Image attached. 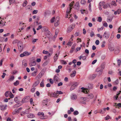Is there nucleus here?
<instances>
[{"label":"nucleus","instance_id":"f257e3e1","mask_svg":"<svg viewBox=\"0 0 121 121\" xmlns=\"http://www.w3.org/2000/svg\"><path fill=\"white\" fill-rule=\"evenodd\" d=\"M31 53L27 51H25L23 53L20 55V56L21 57H23L24 56H27L31 54Z\"/></svg>","mask_w":121,"mask_h":121},{"label":"nucleus","instance_id":"f03ea898","mask_svg":"<svg viewBox=\"0 0 121 121\" xmlns=\"http://www.w3.org/2000/svg\"><path fill=\"white\" fill-rule=\"evenodd\" d=\"M48 95L49 96L51 97H53L57 98V97L58 96V95H57L56 92H49L48 94Z\"/></svg>","mask_w":121,"mask_h":121},{"label":"nucleus","instance_id":"7ed1b4c3","mask_svg":"<svg viewBox=\"0 0 121 121\" xmlns=\"http://www.w3.org/2000/svg\"><path fill=\"white\" fill-rule=\"evenodd\" d=\"M18 49L20 51H22L23 49V44L22 42H19L17 44Z\"/></svg>","mask_w":121,"mask_h":121},{"label":"nucleus","instance_id":"20e7f679","mask_svg":"<svg viewBox=\"0 0 121 121\" xmlns=\"http://www.w3.org/2000/svg\"><path fill=\"white\" fill-rule=\"evenodd\" d=\"M103 71V70L100 67L97 68L96 70V71L97 72H99V75L102 74Z\"/></svg>","mask_w":121,"mask_h":121},{"label":"nucleus","instance_id":"39448f33","mask_svg":"<svg viewBox=\"0 0 121 121\" xmlns=\"http://www.w3.org/2000/svg\"><path fill=\"white\" fill-rule=\"evenodd\" d=\"M78 83H75L73 84L71 86L70 88V90L71 91H72L74 89H75L77 86H78Z\"/></svg>","mask_w":121,"mask_h":121},{"label":"nucleus","instance_id":"423d86ee","mask_svg":"<svg viewBox=\"0 0 121 121\" xmlns=\"http://www.w3.org/2000/svg\"><path fill=\"white\" fill-rule=\"evenodd\" d=\"M59 17H56L55 22L54 24V26H57L59 25Z\"/></svg>","mask_w":121,"mask_h":121},{"label":"nucleus","instance_id":"0eeeda50","mask_svg":"<svg viewBox=\"0 0 121 121\" xmlns=\"http://www.w3.org/2000/svg\"><path fill=\"white\" fill-rule=\"evenodd\" d=\"M71 99L72 100H75L77 99V96L76 95L72 94L71 95Z\"/></svg>","mask_w":121,"mask_h":121},{"label":"nucleus","instance_id":"6e6552de","mask_svg":"<svg viewBox=\"0 0 121 121\" xmlns=\"http://www.w3.org/2000/svg\"><path fill=\"white\" fill-rule=\"evenodd\" d=\"M60 54V52H59L55 54V56L54 57V61L56 62L58 56Z\"/></svg>","mask_w":121,"mask_h":121},{"label":"nucleus","instance_id":"1a4fd4ad","mask_svg":"<svg viewBox=\"0 0 121 121\" xmlns=\"http://www.w3.org/2000/svg\"><path fill=\"white\" fill-rule=\"evenodd\" d=\"M54 82L56 83L59 81V78L56 75H55L54 77Z\"/></svg>","mask_w":121,"mask_h":121},{"label":"nucleus","instance_id":"9d476101","mask_svg":"<svg viewBox=\"0 0 121 121\" xmlns=\"http://www.w3.org/2000/svg\"><path fill=\"white\" fill-rule=\"evenodd\" d=\"M22 66L24 67H26L27 65L26 60H23L22 61Z\"/></svg>","mask_w":121,"mask_h":121},{"label":"nucleus","instance_id":"9b49d317","mask_svg":"<svg viewBox=\"0 0 121 121\" xmlns=\"http://www.w3.org/2000/svg\"><path fill=\"white\" fill-rule=\"evenodd\" d=\"M87 96L88 98L89 99H92L94 97L93 94L92 93H90L88 94Z\"/></svg>","mask_w":121,"mask_h":121},{"label":"nucleus","instance_id":"f8f14e48","mask_svg":"<svg viewBox=\"0 0 121 121\" xmlns=\"http://www.w3.org/2000/svg\"><path fill=\"white\" fill-rule=\"evenodd\" d=\"M30 66H35L36 65V62L35 61L30 62L29 64Z\"/></svg>","mask_w":121,"mask_h":121},{"label":"nucleus","instance_id":"ddd939ff","mask_svg":"<svg viewBox=\"0 0 121 121\" xmlns=\"http://www.w3.org/2000/svg\"><path fill=\"white\" fill-rule=\"evenodd\" d=\"M14 79V76H11L9 79L7 80V82H10L12 81Z\"/></svg>","mask_w":121,"mask_h":121},{"label":"nucleus","instance_id":"4468645a","mask_svg":"<svg viewBox=\"0 0 121 121\" xmlns=\"http://www.w3.org/2000/svg\"><path fill=\"white\" fill-rule=\"evenodd\" d=\"M73 40L71 39H70L67 43V45L68 46H71L73 44V42L72 41Z\"/></svg>","mask_w":121,"mask_h":121},{"label":"nucleus","instance_id":"2eb2a0df","mask_svg":"<svg viewBox=\"0 0 121 121\" xmlns=\"http://www.w3.org/2000/svg\"><path fill=\"white\" fill-rule=\"evenodd\" d=\"M7 107V105H1L0 107L1 110L3 111L4 110H5L6 109Z\"/></svg>","mask_w":121,"mask_h":121},{"label":"nucleus","instance_id":"dca6fc26","mask_svg":"<svg viewBox=\"0 0 121 121\" xmlns=\"http://www.w3.org/2000/svg\"><path fill=\"white\" fill-rule=\"evenodd\" d=\"M27 117L28 118H34L35 117L34 115L30 113L28 114L27 115Z\"/></svg>","mask_w":121,"mask_h":121},{"label":"nucleus","instance_id":"f3484780","mask_svg":"<svg viewBox=\"0 0 121 121\" xmlns=\"http://www.w3.org/2000/svg\"><path fill=\"white\" fill-rule=\"evenodd\" d=\"M11 93V92L9 91H8L6 92L5 94V96L6 97H8L10 94Z\"/></svg>","mask_w":121,"mask_h":121},{"label":"nucleus","instance_id":"a211bd4d","mask_svg":"<svg viewBox=\"0 0 121 121\" xmlns=\"http://www.w3.org/2000/svg\"><path fill=\"white\" fill-rule=\"evenodd\" d=\"M39 83V80L35 82L33 84V86L35 87L37 86Z\"/></svg>","mask_w":121,"mask_h":121},{"label":"nucleus","instance_id":"6ab92c4d","mask_svg":"<svg viewBox=\"0 0 121 121\" xmlns=\"http://www.w3.org/2000/svg\"><path fill=\"white\" fill-rule=\"evenodd\" d=\"M74 2H72L70 4H69V5L70 6V7L69 9V11H71V9L72 8V7L73 6V3Z\"/></svg>","mask_w":121,"mask_h":121},{"label":"nucleus","instance_id":"aec40b11","mask_svg":"<svg viewBox=\"0 0 121 121\" xmlns=\"http://www.w3.org/2000/svg\"><path fill=\"white\" fill-rule=\"evenodd\" d=\"M121 13V9H118L116 11L114 12V14L115 15H116L117 14H119Z\"/></svg>","mask_w":121,"mask_h":121},{"label":"nucleus","instance_id":"412c9836","mask_svg":"<svg viewBox=\"0 0 121 121\" xmlns=\"http://www.w3.org/2000/svg\"><path fill=\"white\" fill-rule=\"evenodd\" d=\"M19 110L17 109H15L13 112L12 114L13 115H14L19 112Z\"/></svg>","mask_w":121,"mask_h":121},{"label":"nucleus","instance_id":"4be33fe9","mask_svg":"<svg viewBox=\"0 0 121 121\" xmlns=\"http://www.w3.org/2000/svg\"><path fill=\"white\" fill-rule=\"evenodd\" d=\"M5 25V23H3L2 20H1L0 22V26L1 27H3Z\"/></svg>","mask_w":121,"mask_h":121},{"label":"nucleus","instance_id":"5701e85b","mask_svg":"<svg viewBox=\"0 0 121 121\" xmlns=\"http://www.w3.org/2000/svg\"><path fill=\"white\" fill-rule=\"evenodd\" d=\"M48 101V99H46L43 101V105H47Z\"/></svg>","mask_w":121,"mask_h":121},{"label":"nucleus","instance_id":"b1692460","mask_svg":"<svg viewBox=\"0 0 121 121\" xmlns=\"http://www.w3.org/2000/svg\"><path fill=\"white\" fill-rule=\"evenodd\" d=\"M88 87L89 89H91L93 87V85L92 84H89L88 85Z\"/></svg>","mask_w":121,"mask_h":121},{"label":"nucleus","instance_id":"393cba45","mask_svg":"<svg viewBox=\"0 0 121 121\" xmlns=\"http://www.w3.org/2000/svg\"><path fill=\"white\" fill-rule=\"evenodd\" d=\"M68 9H67V11L66 12V15L65 16V17L66 18L69 17H68V16H69L68 15H69V14L71 12V11H70V12L69 11V10L68 11Z\"/></svg>","mask_w":121,"mask_h":121},{"label":"nucleus","instance_id":"a878e982","mask_svg":"<svg viewBox=\"0 0 121 121\" xmlns=\"http://www.w3.org/2000/svg\"><path fill=\"white\" fill-rule=\"evenodd\" d=\"M76 72L75 71H74L73 72V73H72L71 74V77H74L76 75Z\"/></svg>","mask_w":121,"mask_h":121},{"label":"nucleus","instance_id":"bb28decb","mask_svg":"<svg viewBox=\"0 0 121 121\" xmlns=\"http://www.w3.org/2000/svg\"><path fill=\"white\" fill-rule=\"evenodd\" d=\"M40 85L41 87H43L44 86V80H43L40 83Z\"/></svg>","mask_w":121,"mask_h":121},{"label":"nucleus","instance_id":"cd10ccee","mask_svg":"<svg viewBox=\"0 0 121 121\" xmlns=\"http://www.w3.org/2000/svg\"><path fill=\"white\" fill-rule=\"evenodd\" d=\"M81 89H82V91L83 93H87V90L86 89H85L84 87H82L81 88Z\"/></svg>","mask_w":121,"mask_h":121},{"label":"nucleus","instance_id":"c85d7f7f","mask_svg":"<svg viewBox=\"0 0 121 121\" xmlns=\"http://www.w3.org/2000/svg\"><path fill=\"white\" fill-rule=\"evenodd\" d=\"M37 70L36 71H34V72L32 73V76H35L36 75V73H37Z\"/></svg>","mask_w":121,"mask_h":121},{"label":"nucleus","instance_id":"c756f323","mask_svg":"<svg viewBox=\"0 0 121 121\" xmlns=\"http://www.w3.org/2000/svg\"><path fill=\"white\" fill-rule=\"evenodd\" d=\"M19 84V81L18 80H17L13 84L15 86H17Z\"/></svg>","mask_w":121,"mask_h":121},{"label":"nucleus","instance_id":"7c9ffc66","mask_svg":"<svg viewBox=\"0 0 121 121\" xmlns=\"http://www.w3.org/2000/svg\"><path fill=\"white\" fill-rule=\"evenodd\" d=\"M105 65L103 63L99 67L103 70L105 68Z\"/></svg>","mask_w":121,"mask_h":121},{"label":"nucleus","instance_id":"2f4dec72","mask_svg":"<svg viewBox=\"0 0 121 121\" xmlns=\"http://www.w3.org/2000/svg\"><path fill=\"white\" fill-rule=\"evenodd\" d=\"M56 92L57 95H58V94H63V92L61 91H56Z\"/></svg>","mask_w":121,"mask_h":121},{"label":"nucleus","instance_id":"473e14b6","mask_svg":"<svg viewBox=\"0 0 121 121\" xmlns=\"http://www.w3.org/2000/svg\"><path fill=\"white\" fill-rule=\"evenodd\" d=\"M27 3V2L26 0L24 1L23 4V7H25Z\"/></svg>","mask_w":121,"mask_h":121},{"label":"nucleus","instance_id":"72a5a7b5","mask_svg":"<svg viewBox=\"0 0 121 121\" xmlns=\"http://www.w3.org/2000/svg\"><path fill=\"white\" fill-rule=\"evenodd\" d=\"M75 26V25L74 24H73L71 25L69 27L70 28L72 29V30L74 28Z\"/></svg>","mask_w":121,"mask_h":121},{"label":"nucleus","instance_id":"f704fd0d","mask_svg":"<svg viewBox=\"0 0 121 121\" xmlns=\"http://www.w3.org/2000/svg\"><path fill=\"white\" fill-rule=\"evenodd\" d=\"M27 97L26 98H25L23 99L22 100V101H23V102L25 103L27 102Z\"/></svg>","mask_w":121,"mask_h":121},{"label":"nucleus","instance_id":"c9c22d12","mask_svg":"<svg viewBox=\"0 0 121 121\" xmlns=\"http://www.w3.org/2000/svg\"><path fill=\"white\" fill-rule=\"evenodd\" d=\"M61 62L62 64L64 65H66L67 63L66 61L64 60H62L61 61Z\"/></svg>","mask_w":121,"mask_h":121},{"label":"nucleus","instance_id":"e433bc0d","mask_svg":"<svg viewBox=\"0 0 121 121\" xmlns=\"http://www.w3.org/2000/svg\"><path fill=\"white\" fill-rule=\"evenodd\" d=\"M111 4L112 5H113L115 6H117V4L116 3V2L114 1H112V2Z\"/></svg>","mask_w":121,"mask_h":121},{"label":"nucleus","instance_id":"4c0bfd02","mask_svg":"<svg viewBox=\"0 0 121 121\" xmlns=\"http://www.w3.org/2000/svg\"><path fill=\"white\" fill-rule=\"evenodd\" d=\"M79 112L77 111H75L73 112V114L75 115H76L78 114Z\"/></svg>","mask_w":121,"mask_h":121},{"label":"nucleus","instance_id":"58836bf2","mask_svg":"<svg viewBox=\"0 0 121 121\" xmlns=\"http://www.w3.org/2000/svg\"><path fill=\"white\" fill-rule=\"evenodd\" d=\"M103 26L105 27H107L108 26V24L107 23L105 22H104L103 23Z\"/></svg>","mask_w":121,"mask_h":121},{"label":"nucleus","instance_id":"ea45409f","mask_svg":"<svg viewBox=\"0 0 121 121\" xmlns=\"http://www.w3.org/2000/svg\"><path fill=\"white\" fill-rule=\"evenodd\" d=\"M76 43H74V44H73L71 47V49L74 50V49L75 47V46H76Z\"/></svg>","mask_w":121,"mask_h":121},{"label":"nucleus","instance_id":"a19ab883","mask_svg":"<svg viewBox=\"0 0 121 121\" xmlns=\"http://www.w3.org/2000/svg\"><path fill=\"white\" fill-rule=\"evenodd\" d=\"M109 48L110 51H113L114 50V48L111 47H109Z\"/></svg>","mask_w":121,"mask_h":121},{"label":"nucleus","instance_id":"79ce46f5","mask_svg":"<svg viewBox=\"0 0 121 121\" xmlns=\"http://www.w3.org/2000/svg\"><path fill=\"white\" fill-rule=\"evenodd\" d=\"M59 32V30L58 29H57L56 30L55 34L56 35H57Z\"/></svg>","mask_w":121,"mask_h":121},{"label":"nucleus","instance_id":"37998d69","mask_svg":"<svg viewBox=\"0 0 121 121\" xmlns=\"http://www.w3.org/2000/svg\"><path fill=\"white\" fill-rule=\"evenodd\" d=\"M18 40L17 39H15L13 41V44H15L16 43H18L19 42H18Z\"/></svg>","mask_w":121,"mask_h":121},{"label":"nucleus","instance_id":"c03bdc74","mask_svg":"<svg viewBox=\"0 0 121 121\" xmlns=\"http://www.w3.org/2000/svg\"><path fill=\"white\" fill-rule=\"evenodd\" d=\"M72 30V29L69 26L68 28L67 32H68V33H69Z\"/></svg>","mask_w":121,"mask_h":121},{"label":"nucleus","instance_id":"a18cd8bd","mask_svg":"<svg viewBox=\"0 0 121 121\" xmlns=\"http://www.w3.org/2000/svg\"><path fill=\"white\" fill-rule=\"evenodd\" d=\"M86 2V1L84 0H82L81 1V3L82 4H84Z\"/></svg>","mask_w":121,"mask_h":121},{"label":"nucleus","instance_id":"49530a36","mask_svg":"<svg viewBox=\"0 0 121 121\" xmlns=\"http://www.w3.org/2000/svg\"><path fill=\"white\" fill-rule=\"evenodd\" d=\"M110 118V117L108 115H107L105 117V119L106 120H107Z\"/></svg>","mask_w":121,"mask_h":121},{"label":"nucleus","instance_id":"de8ad7c7","mask_svg":"<svg viewBox=\"0 0 121 121\" xmlns=\"http://www.w3.org/2000/svg\"><path fill=\"white\" fill-rule=\"evenodd\" d=\"M55 18V17H53L52 18L51 20V23H53L54 22Z\"/></svg>","mask_w":121,"mask_h":121},{"label":"nucleus","instance_id":"09e8293b","mask_svg":"<svg viewBox=\"0 0 121 121\" xmlns=\"http://www.w3.org/2000/svg\"><path fill=\"white\" fill-rule=\"evenodd\" d=\"M118 31L119 33H121V26L119 27L118 29Z\"/></svg>","mask_w":121,"mask_h":121},{"label":"nucleus","instance_id":"8fccbe9b","mask_svg":"<svg viewBox=\"0 0 121 121\" xmlns=\"http://www.w3.org/2000/svg\"><path fill=\"white\" fill-rule=\"evenodd\" d=\"M118 64V65H120L121 64V61L120 60H117Z\"/></svg>","mask_w":121,"mask_h":121},{"label":"nucleus","instance_id":"3c124183","mask_svg":"<svg viewBox=\"0 0 121 121\" xmlns=\"http://www.w3.org/2000/svg\"><path fill=\"white\" fill-rule=\"evenodd\" d=\"M17 90V89L16 88H14L12 90L13 93H15L16 92L15 91H16Z\"/></svg>","mask_w":121,"mask_h":121},{"label":"nucleus","instance_id":"603ef678","mask_svg":"<svg viewBox=\"0 0 121 121\" xmlns=\"http://www.w3.org/2000/svg\"><path fill=\"white\" fill-rule=\"evenodd\" d=\"M38 40V39H34L32 41V42L33 43H34L35 42H36Z\"/></svg>","mask_w":121,"mask_h":121},{"label":"nucleus","instance_id":"864d4df0","mask_svg":"<svg viewBox=\"0 0 121 121\" xmlns=\"http://www.w3.org/2000/svg\"><path fill=\"white\" fill-rule=\"evenodd\" d=\"M38 12V10H34L33 11L32 13L33 14H36Z\"/></svg>","mask_w":121,"mask_h":121},{"label":"nucleus","instance_id":"5fc2aeb1","mask_svg":"<svg viewBox=\"0 0 121 121\" xmlns=\"http://www.w3.org/2000/svg\"><path fill=\"white\" fill-rule=\"evenodd\" d=\"M3 61V60L2 59L0 61V66H1L2 65V63Z\"/></svg>","mask_w":121,"mask_h":121},{"label":"nucleus","instance_id":"6e6d98bb","mask_svg":"<svg viewBox=\"0 0 121 121\" xmlns=\"http://www.w3.org/2000/svg\"><path fill=\"white\" fill-rule=\"evenodd\" d=\"M97 60H93L92 63V65H94L97 62Z\"/></svg>","mask_w":121,"mask_h":121},{"label":"nucleus","instance_id":"4d7b16f0","mask_svg":"<svg viewBox=\"0 0 121 121\" xmlns=\"http://www.w3.org/2000/svg\"><path fill=\"white\" fill-rule=\"evenodd\" d=\"M42 28V26L41 25H39L38 27V28L37 29V30H39L41 29Z\"/></svg>","mask_w":121,"mask_h":121},{"label":"nucleus","instance_id":"13d9d810","mask_svg":"<svg viewBox=\"0 0 121 121\" xmlns=\"http://www.w3.org/2000/svg\"><path fill=\"white\" fill-rule=\"evenodd\" d=\"M9 97L10 98H13L14 97V96L13 94L12 93V92L10 94Z\"/></svg>","mask_w":121,"mask_h":121},{"label":"nucleus","instance_id":"bf43d9fd","mask_svg":"<svg viewBox=\"0 0 121 121\" xmlns=\"http://www.w3.org/2000/svg\"><path fill=\"white\" fill-rule=\"evenodd\" d=\"M102 18L101 17H99L98 18V21L99 22H100L102 21Z\"/></svg>","mask_w":121,"mask_h":121},{"label":"nucleus","instance_id":"052dcab7","mask_svg":"<svg viewBox=\"0 0 121 121\" xmlns=\"http://www.w3.org/2000/svg\"><path fill=\"white\" fill-rule=\"evenodd\" d=\"M14 2V0H9L10 4V5L11 4L13 3Z\"/></svg>","mask_w":121,"mask_h":121},{"label":"nucleus","instance_id":"680f3d73","mask_svg":"<svg viewBox=\"0 0 121 121\" xmlns=\"http://www.w3.org/2000/svg\"><path fill=\"white\" fill-rule=\"evenodd\" d=\"M43 54H47L48 53V52L47 51L43 50Z\"/></svg>","mask_w":121,"mask_h":121},{"label":"nucleus","instance_id":"e2e57ef3","mask_svg":"<svg viewBox=\"0 0 121 121\" xmlns=\"http://www.w3.org/2000/svg\"><path fill=\"white\" fill-rule=\"evenodd\" d=\"M35 88V87L32 88L31 90V91L32 92H34Z\"/></svg>","mask_w":121,"mask_h":121},{"label":"nucleus","instance_id":"0e129e2a","mask_svg":"<svg viewBox=\"0 0 121 121\" xmlns=\"http://www.w3.org/2000/svg\"><path fill=\"white\" fill-rule=\"evenodd\" d=\"M30 104H33V99L32 98H31L30 99Z\"/></svg>","mask_w":121,"mask_h":121},{"label":"nucleus","instance_id":"69168bd1","mask_svg":"<svg viewBox=\"0 0 121 121\" xmlns=\"http://www.w3.org/2000/svg\"><path fill=\"white\" fill-rule=\"evenodd\" d=\"M94 35V34L93 32H91L90 33V35L91 37H92Z\"/></svg>","mask_w":121,"mask_h":121},{"label":"nucleus","instance_id":"338daca9","mask_svg":"<svg viewBox=\"0 0 121 121\" xmlns=\"http://www.w3.org/2000/svg\"><path fill=\"white\" fill-rule=\"evenodd\" d=\"M95 43L97 45H98L99 44V41L98 40H96L95 41Z\"/></svg>","mask_w":121,"mask_h":121},{"label":"nucleus","instance_id":"774afa93","mask_svg":"<svg viewBox=\"0 0 121 121\" xmlns=\"http://www.w3.org/2000/svg\"><path fill=\"white\" fill-rule=\"evenodd\" d=\"M79 35V32H76L74 34V35H75V36L76 37L77 36Z\"/></svg>","mask_w":121,"mask_h":121}]
</instances>
